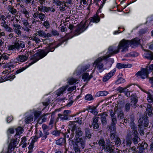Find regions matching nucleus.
Returning a JSON list of instances; mask_svg holds the SVG:
<instances>
[{
    "label": "nucleus",
    "mask_w": 153,
    "mask_h": 153,
    "mask_svg": "<svg viewBox=\"0 0 153 153\" xmlns=\"http://www.w3.org/2000/svg\"><path fill=\"white\" fill-rule=\"evenodd\" d=\"M100 20V18L99 16H94L93 17L90 18L89 19L88 21L90 23L91 22L97 23L99 22ZM88 21V20H87L83 25L80 24L78 26L75 30L74 35H78L86 30L88 27V25L86 26V23Z\"/></svg>",
    "instance_id": "f257e3e1"
},
{
    "label": "nucleus",
    "mask_w": 153,
    "mask_h": 153,
    "mask_svg": "<svg viewBox=\"0 0 153 153\" xmlns=\"http://www.w3.org/2000/svg\"><path fill=\"white\" fill-rule=\"evenodd\" d=\"M108 113L109 114L111 119V124H112L113 121L115 122V126L117 122V119L115 115V114H117V118L118 120H121L123 119L124 115L122 110L120 108H115L113 111L111 109L108 110Z\"/></svg>",
    "instance_id": "f03ea898"
},
{
    "label": "nucleus",
    "mask_w": 153,
    "mask_h": 153,
    "mask_svg": "<svg viewBox=\"0 0 153 153\" xmlns=\"http://www.w3.org/2000/svg\"><path fill=\"white\" fill-rule=\"evenodd\" d=\"M131 123V128L132 129V131H131V135H132V141L134 144H138L140 141V139L138 135V132L137 131V127L135 126L134 123V118L133 116H131L130 117Z\"/></svg>",
    "instance_id": "7ed1b4c3"
},
{
    "label": "nucleus",
    "mask_w": 153,
    "mask_h": 153,
    "mask_svg": "<svg viewBox=\"0 0 153 153\" xmlns=\"http://www.w3.org/2000/svg\"><path fill=\"white\" fill-rule=\"evenodd\" d=\"M85 142L82 138H77L75 140V143L73 148L75 153H80L81 150L85 147Z\"/></svg>",
    "instance_id": "20e7f679"
},
{
    "label": "nucleus",
    "mask_w": 153,
    "mask_h": 153,
    "mask_svg": "<svg viewBox=\"0 0 153 153\" xmlns=\"http://www.w3.org/2000/svg\"><path fill=\"white\" fill-rule=\"evenodd\" d=\"M46 55V53L44 50H41L40 51L36 53L31 56V59L32 61L29 64L28 66H30Z\"/></svg>",
    "instance_id": "39448f33"
},
{
    "label": "nucleus",
    "mask_w": 153,
    "mask_h": 153,
    "mask_svg": "<svg viewBox=\"0 0 153 153\" xmlns=\"http://www.w3.org/2000/svg\"><path fill=\"white\" fill-rule=\"evenodd\" d=\"M68 128L67 130H65V132L63 134L65 139H68V140H69L72 139L75 135L74 129L72 127L71 121H70L68 123Z\"/></svg>",
    "instance_id": "423d86ee"
},
{
    "label": "nucleus",
    "mask_w": 153,
    "mask_h": 153,
    "mask_svg": "<svg viewBox=\"0 0 153 153\" xmlns=\"http://www.w3.org/2000/svg\"><path fill=\"white\" fill-rule=\"evenodd\" d=\"M130 41L128 40L123 39L119 43L118 46V49H122L121 52H126L128 51Z\"/></svg>",
    "instance_id": "0eeeda50"
},
{
    "label": "nucleus",
    "mask_w": 153,
    "mask_h": 153,
    "mask_svg": "<svg viewBox=\"0 0 153 153\" xmlns=\"http://www.w3.org/2000/svg\"><path fill=\"white\" fill-rule=\"evenodd\" d=\"M71 123L72 127L74 129V132L75 136V140L77 139V138H82L79 137L82 136L83 134V131H82L81 128L76 127V124H75V122L71 121Z\"/></svg>",
    "instance_id": "6e6552de"
},
{
    "label": "nucleus",
    "mask_w": 153,
    "mask_h": 153,
    "mask_svg": "<svg viewBox=\"0 0 153 153\" xmlns=\"http://www.w3.org/2000/svg\"><path fill=\"white\" fill-rule=\"evenodd\" d=\"M102 59L101 57L98 58L95 61L93 65V66H95V68H97L100 72H102L104 70L103 65L101 62Z\"/></svg>",
    "instance_id": "1a4fd4ad"
},
{
    "label": "nucleus",
    "mask_w": 153,
    "mask_h": 153,
    "mask_svg": "<svg viewBox=\"0 0 153 153\" xmlns=\"http://www.w3.org/2000/svg\"><path fill=\"white\" fill-rule=\"evenodd\" d=\"M116 122H112V124H111L110 126H108L106 128V129L111 131L110 137L111 140H114L116 136V126L115 124Z\"/></svg>",
    "instance_id": "9d476101"
},
{
    "label": "nucleus",
    "mask_w": 153,
    "mask_h": 153,
    "mask_svg": "<svg viewBox=\"0 0 153 153\" xmlns=\"http://www.w3.org/2000/svg\"><path fill=\"white\" fill-rule=\"evenodd\" d=\"M119 51L118 47L117 49H115L114 47L112 46L108 48V51L109 54L107 55L106 56H104L103 57L104 59H106L110 57L112 55L117 53L119 52Z\"/></svg>",
    "instance_id": "9b49d317"
},
{
    "label": "nucleus",
    "mask_w": 153,
    "mask_h": 153,
    "mask_svg": "<svg viewBox=\"0 0 153 153\" xmlns=\"http://www.w3.org/2000/svg\"><path fill=\"white\" fill-rule=\"evenodd\" d=\"M136 74L139 77H141L143 79L147 77L148 76V72L146 69H143L140 71L138 72Z\"/></svg>",
    "instance_id": "f8f14e48"
},
{
    "label": "nucleus",
    "mask_w": 153,
    "mask_h": 153,
    "mask_svg": "<svg viewBox=\"0 0 153 153\" xmlns=\"http://www.w3.org/2000/svg\"><path fill=\"white\" fill-rule=\"evenodd\" d=\"M132 137L131 135V131L128 130L126 132V145L128 146H130L131 143V140Z\"/></svg>",
    "instance_id": "ddd939ff"
},
{
    "label": "nucleus",
    "mask_w": 153,
    "mask_h": 153,
    "mask_svg": "<svg viewBox=\"0 0 153 153\" xmlns=\"http://www.w3.org/2000/svg\"><path fill=\"white\" fill-rule=\"evenodd\" d=\"M114 145H111V144L107 143L104 149L106 153H114Z\"/></svg>",
    "instance_id": "4468645a"
},
{
    "label": "nucleus",
    "mask_w": 153,
    "mask_h": 153,
    "mask_svg": "<svg viewBox=\"0 0 153 153\" xmlns=\"http://www.w3.org/2000/svg\"><path fill=\"white\" fill-rule=\"evenodd\" d=\"M98 144L99 145V149L101 150L105 149L106 146L105 141L104 139L101 138L98 141Z\"/></svg>",
    "instance_id": "2eb2a0df"
},
{
    "label": "nucleus",
    "mask_w": 153,
    "mask_h": 153,
    "mask_svg": "<svg viewBox=\"0 0 153 153\" xmlns=\"http://www.w3.org/2000/svg\"><path fill=\"white\" fill-rule=\"evenodd\" d=\"M140 39L137 38H134L130 41L129 45L132 48L137 47L140 44Z\"/></svg>",
    "instance_id": "dca6fc26"
},
{
    "label": "nucleus",
    "mask_w": 153,
    "mask_h": 153,
    "mask_svg": "<svg viewBox=\"0 0 153 153\" xmlns=\"http://www.w3.org/2000/svg\"><path fill=\"white\" fill-rule=\"evenodd\" d=\"M115 72V71H112L109 73L105 76L103 78L102 80L105 82L108 81L112 76Z\"/></svg>",
    "instance_id": "f3484780"
},
{
    "label": "nucleus",
    "mask_w": 153,
    "mask_h": 153,
    "mask_svg": "<svg viewBox=\"0 0 153 153\" xmlns=\"http://www.w3.org/2000/svg\"><path fill=\"white\" fill-rule=\"evenodd\" d=\"M68 87L67 85L62 86L60 88L56 91V94L58 96H60L63 94V92L65 91Z\"/></svg>",
    "instance_id": "a211bd4d"
},
{
    "label": "nucleus",
    "mask_w": 153,
    "mask_h": 153,
    "mask_svg": "<svg viewBox=\"0 0 153 153\" xmlns=\"http://www.w3.org/2000/svg\"><path fill=\"white\" fill-rule=\"evenodd\" d=\"M84 132L85 134V138L86 139H90L92 136L91 134L90 131V129L88 128H85L84 129Z\"/></svg>",
    "instance_id": "6ab92c4d"
},
{
    "label": "nucleus",
    "mask_w": 153,
    "mask_h": 153,
    "mask_svg": "<svg viewBox=\"0 0 153 153\" xmlns=\"http://www.w3.org/2000/svg\"><path fill=\"white\" fill-rule=\"evenodd\" d=\"M28 58V57L26 55H20L17 57L16 59L18 61L21 62H23L26 61Z\"/></svg>",
    "instance_id": "aec40b11"
},
{
    "label": "nucleus",
    "mask_w": 153,
    "mask_h": 153,
    "mask_svg": "<svg viewBox=\"0 0 153 153\" xmlns=\"http://www.w3.org/2000/svg\"><path fill=\"white\" fill-rule=\"evenodd\" d=\"M18 143V141L17 139H12L11 140L8 148L11 149L12 148H15L16 146V144Z\"/></svg>",
    "instance_id": "412c9836"
},
{
    "label": "nucleus",
    "mask_w": 153,
    "mask_h": 153,
    "mask_svg": "<svg viewBox=\"0 0 153 153\" xmlns=\"http://www.w3.org/2000/svg\"><path fill=\"white\" fill-rule=\"evenodd\" d=\"M19 44L15 42L14 45H9L7 46L8 50L14 51L16 49L18 50Z\"/></svg>",
    "instance_id": "4be33fe9"
},
{
    "label": "nucleus",
    "mask_w": 153,
    "mask_h": 153,
    "mask_svg": "<svg viewBox=\"0 0 153 153\" xmlns=\"http://www.w3.org/2000/svg\"><path fill=\"white\" fill-rule=\"evenodd\" d=\"M101 116V119L102 124L104 126L107 123V117L108 115L105 113H104Z\"/></svg>",
    "instance_id": "5701e85b"
},
{
    "label": "nucleus",
    "mask_w": 153,
    "mask_h": 153,
    "mask_svg": "<svg viewBox=\"0 0 153 153\" xmlns=\"http://www.w3.org/2000/svg\"><path fill=\"white\" fill-rule=\"evenodd\" d=\"M56 143L57 145L60 146L64 145L66 143L65 138H61L56 141Z\"/></svg>",
    "instance_id": "b1692460"
},
{
    "label": "nucleus",
    "mask_w": 153,
    "mask_h": 153,
    "mask_svg": "<svg viewBox=\"0 0 153 153\" xmlns=\"http://www.w3.org/2000/svg\"><path fill=\"white\" fill-rule=\"evenodd\" d=\"M138 101L137 97L136 96H134V97L132 98L131 99V105L134 108H135L137 106L136 105Z\"/></svg>",
    "instance_id": "393cba45"
},
{
    "label": "nucleus",
    "mask_w": 153,
    "mask_h": 153,
    "mask_svg": "<svg viewBox=\"0 0 153 153\" xmlns=\"http://www.w3.org/2000/svg\"><path fill=\"white\" fill-rule=\"evenodd\" d=\"M144 57L149 59H153V53L149 51H146Z\"/></svg>",
    "instance_id": "a878e982"
},
{
    "label": "nucleus",
    "mask_w": 153,
    "mask_h": 153,
    "mask_svg": "<svg viewBox=\"0 0 153 153\" xmlns=\"http://www.w3.org/2000/svg\"><path fill=\"white\" fill-rule=\"evenodd\" d=\"M131 65L130 64H125L118 63L117 65V67L118 68H130Z\"/></svg>",
    "instance_id": "bb28decb"
},
{
    "label": "nucleus",
    "mask_w": 153,
    "mask_h": 153,
    "mask_svg": "<svg viewBox=\"0 0 153 153\" xmlns=\"http://www.w3.org/2000/svg\"><path fill=\"white\" fill-rule=\"evenodd\" d=\"M38 11L41 12H47L48 10L47 7L43 5V4H40V5L37 7Z\"/></svg>",
    "instance_id": "cd10ccee"
},
{
    "label": "nucleus",
    "mask_w": 153,
    "mask_h": 153,
    "mask_svg": "<svg viewBox=\"0 0 153 153\" xmlns=\"http://www.w3.org/2000/svg\"><path fill=\"white\" fill-rule=\"evenodd\" d=\"M93 77L92 74L89 75V74L88 73H84L83 74L82 78L85 81H88L91 78Z\"/></svg>",
    "instance_id": "c85d7f7f"
},
{
    "label": "nucleus",
    "mask_w": 153,
    "mask_h": 153,
    "mask_svg": "<svg viewBox=\"0 0 153 153\" xmlns=\"http://www.w3.org/2000/svg\"><path fill=\"white\" fill-rule=\"evenodd\" d=\"M7 9L9 12L12 14L15 15L17 12L16 10L11 5H9L7 7Z\"/></svg>",
    "instance_id": "c756f323"
},
{
    "label": "nucleus",
    "mask_w": 153,
    "mask_h": 153,
    "mask_svg": "<svg viewBox=\"0 0 153 153\" xmlns=\"http://www.w3.org/2000/svg\"><path fill=\"white\" fill-rule=\"evenodd\" d=\"M153 108L152 106L150 105H147V108L146 109V112L148 113V115L150 116L152 114V110Z\"/></svg>",
    "instance_id": "7c9ffc66"
},
{
    "label": "nucleus",
    "mask_w": 153,
    "mask_h": 153,
    "mask_svg": "<svg viewBox=\"0 0 153 153\" xmlns=\"http://www.w3.org/2000/svg\"><path fill=\"white\" fill-rule=\"evenodd\" d=\"M33 120V117L32 115L26 117L25 119V122L27 124L30 123Z\"/></svg>",
    "instance_id": "2f4dec72"
},
{
    "label": "nucleus",
    "mask_w": 153,
    "mask_h": 153,
    "mask_svg": "<svg viewBox=\"0 0 153 153\" xmlns=\"http://www.w3.org/2000/svg\"><path fill=\"white\" fill-rule=\"evenodd\" d=\"M38 18L41 21H45L46 19V16L45 14L42 12H39Z\"/></svg>",
    "instance_id": "473e14b6"
},
{
    "label": "nucleus",
    "mask_w": 153,
    "mask_h": 153,
    "mask_svg": "<svg viewBox=\"0 0 153 153\" xmlns=\"http://www.w3.org/2000/svg\"><path fill=\"white\" fill-rule=\"evenodd\" d=\"M10 56V54H9L5 53H4L1 56L0 59V62L1 61L2 59H4L6 60H8Z\"/></svg>",
    "instance_id": "72a5a7b5"
},
{
    "label": "nucleus",
    "mask_w": 153,
    "mask_h": 153,
    "mask_svg": "<svg viewBox=\"0 0 153 153\" xmlns=\"http://www.w3.org/2000/svg\"><path fill=\"white\" fill-rule=\"evenodd\" d=\"M147 93L148 95L147 97V100L149 102H153V95L151 94L149 92H147Z\"/></svg>",
    "instance_id": "f704fd0d"
},
{
    "label": "nucleus",
    "mask_w": 153,
    "mask_h": 153,
    "mask_svg": "<svg viewBox=\"0 0 153 153\" xmlns=\"http://www.w3.org/2000/svg\"><path fill=\"white\" fill-rule=\"evenodd\" d=\"M23 131V128L21 127H18L16 129V134L17 135L22 134Z\"/></svg>",
    "instance_id": "c9c22d12"
},
{
    "label": "nucleus",
    "mask_w": 153,
    "mask_h": 153,
    "mask_svg": "<svg viewBox=\"0 0 153 153\" xmlns=\"http://www.w3.org/2000/svg\"><path fill=\"white\" fill-rule=\"evenodd\" d=\"M129 87V85H128L124 88L122 87H119L117 88V91H119V92L121 93L124 92L125 90L128 88Z\"/></svg>",
    "instance_id": "e433bc0d"
},
{
    "label": "nucleus",
    "mask_w": 153,
    "mask_h": 153,
    "mask_svg": "<svg viewBox=\"0 0 153 153\" xmlns=\"http://www.w3.org/2000/svg\"><path fill=\"white\" fill-rule=\"evenodd\" d=\"M59 118L62 120H65L68 119V117L67 116L63 114H58Z\"/></svg>",
    "instance_id": "4c0bfd02"
},
{
    "label": "nucleus",
    "mask_w": 153,
    "mask_h": 153,
    "mask_svg": "<svg viewBox=\"0 0 153 153\" xmlns=\"http://www.w3.org/2000/svg\"><path fill=\"white\" fill-rule=\"evenodd\" d=\"M37 32L39 36L45 37L46 33L43 30L37 31Z\"/></svg>",
    "instance_id": "58836bf2"
},
{
    "label": "nucleus",
    "mask_w": 153,
    "mask_h": 153,
    "mask_svg": "<svg viewBox=\"0 0 153 153\" xmlns=\"http://www.w3.org/2000/svg\"><path fill=\"white\" fill-rule=\"evenodd\" d=\"M131 105V104L129 103L128 102L126 103L124 107L125 111L126 112L129 111L130 110Z\"/></svg>",
    "instance_id": "ea45409f"
},
{
    "label": "nucleus",
    "mask_w": 153,
    "mask_h": 153,
    "mask_svg": "<svg viewBox=\"0 0 153 153\" xmlns=\"http://www.w3.org/2000/svg\"><path fill=\"white\" fill-rule=\"evenodd\" d=\"M90 65L89 64L87 65L83 66L81 69V71L80 73H78V74H79L82 73L85 71L87 69H88L90 67Z\"/></svg>",
    "instance_id": "a19ab883"
},
{
    "label": "nucleus",
    "mask_w": 153,
    "mask_h": 153,
    "mask_svg": "<svg viewBox=\"0 0 153 153\" xmlns=\"http://www.w3.org/2000/svg\"><path fill=\"white\" fill-rule=\"evenodd\" d=\"M54 48H50L49 47H48L46 49L44 50H44L45 53H46V55L50 51H54Z\"/></svg>",
    "instance_id": "79ce46f5"
},
{
    "label": "nucleus",
    "mask_w": 153,
    "mask_h": 153,
    "mask_svg": "<svg viewBox=\"0 0 153 153\" xmlns=\"http://www.w3.org/2000/svg\"><path fill=\"white\" fill-rule=\"evenodd\" d=\"M78 80L74 78H72L69 79L68 82L69 84L72 85L74 83H76Z\"/></svg>",
    "instance_id": "37998d69"
},
{
    "label": "nucleus",
    "mask_w": 153,
    "mask_h": 153,
    "mask_svg": "<svg viewBox=\"0 0 153 153\" xmlns=\"http://www.w3.org/2000/svg\"><path fill=\"white\" fill-rule=\"evenodd\" d=\"M26 138L25 137H23L22 138L21 141L22 145V147L25 148L27 146V143L26 142Z\"/></svg>",
    "instance_id": "c03bdc74"
},
{
    "label": "nucleus",
    "mask_w": 153,
    "mask_h": 153,
    "mask_svg": "<svg viewBox=\"0 0 153 153\" xmlns=\"http://www.w3.org/2000/svg\"><path fill=\"white\" fill-rule=\"evenodd\" d=\"M85 99L86 100L88 101L92 100L93 99L92 95L89 94H87L85 96Z\"/></svg>",
    "instance_id": "a18cd8bd"
},
{
    "label": "nucleus",
    "mask_w": 153,
    "mask_h": 153,
    "mask_svg": "<svg viewBox=\"0 0 153 153\" xmlns=\"http://www.w3.org/2000/svg\"><path fill=\"white\" fill-rule=\"evenodd\" d=\"M125 81V79L122 78H120L116 81L115 83L117 84H121L123 83Z\"/></svg>",
    "instance_id": "49530a36"
},
{
    "label": "nucleus",
    "mask_w": 153,
    "mask_h": 153,
    "mask_svg": "<svg viewBox=\"0 0 153 153\" xmlns=\"http://www.w3.org/2000/svg\"><path fill=\"white\" fill-rule=\"evenodd\" d=\"M49 133L48 131H45L43 133V131L42 132V136H41L42 140H45L47 138V135L49 134Z\"/></svg>",
    "instance_id": "de8ad7c7"
},
{
    "label": "nucleus",
    "mask_w": 153,
    "mask_h": 153,
    "mask_svg": "<svg viewBox=\"0 0 153 153\" xmlns=\"http://www.w3.org/2000/svg\"><path fill=\"white\" fill-rule=\"evenodd\" d=\"M48 114H45L42 116L39 119V121H40L41 120H42L41 122H45L47 118L45 117V116Z\"/></svg>",
    "instance_id": "09e8293b"
},
{
    "label": "nucleus",
    "mask_w": 153,
    "mask_h": 153,
    "mask_svg": "<svg viewBox=\"0 0 153 153\" xmlns=\"http://www.w3.org/2000/svg\"><path fill=\"white\" fill-rule=\"evenodd\" d=\"M82 117H81L80 118H75V119L76 120L75 121H71L72 122H75V123L76 122L78 123L79 124H81L82 123Z\"/></svg>",
    "instance_id": "8fccbe9b"
},
{
    "label": "nucleus",
    "mask_w": 153,
    "mask_h": 153,
    "mask_svg": "<svg viewBox=\"0 0 153 153\" xmlns=\"http://www.w3.org/2000/svg\"><path fill=\"white\" fill-rule=\"evenodd\" d=\"M108 94V92L105 91H101L100 92L99 96H104Z\"/></svg>",
    "instance_id": "3c124183"
},
{
    "label": "nucleus",
    "mask_w": 153,
    "mask_h": 153,
    "mask_svg": "<svg viewBox=\"0 0 153 153\" xmlns=\"http://www.w3.org/2000/svg\"><path fill=\"white\" fill-rule=\"evenodd\" d=\"M99 117H94L92 118V124L97 123L98 122Z\"/></svg>",
    "instance_id": "603ef678"
},
{
    "label": "nucleus",
    "mask_w": 153,
    "mask_h": 153,
    "mask_svg": "<svg viewBox=\"0 0 153 153\" xmlns=\"http://www.w3.org/2000/svg\"><path fill=\"white\" fill-rule=\"evenodd\" d=\"M54 122V117L52 116H51V118L50 119V121L49 123V126L51 127L53 126L52 125L53 124Z\"/></svg>",
    "instance_id": "864d4df0"
},
{
    "label": "nucleus",
    "mask_w": 153,
    "mask_h": 153,
    "mask_svg": "<svg viewBox=\"0 0 153 153\" xmlns=\"http://www.w3.org/2000/svg\"><path fill=\"white\" fill-rule=\"evenodd\" d=\"M13 27L15 28V30H18L21 29L22 26L19 25L14 24L13 25Z\"/></svg>",
    "instance_id": "5fc2aeb1"
},
{
    "label": "nucleus",
    "mask_w": 153,
    "mask_h": 153,
    "mask_svg": "<svg viewBox=\"0 0 153 153\" xmlns=\"http://www.w3.org/2000/svg\"><path fill=\"white\" fill-rule=\"evenodd\" d=\"M143 118L144 117H143V118H140L138 122L139 123V125H138L139 126L140 128H142L143 127Z\"/></svg>",
    "instance_id": "6e6d98bb"
},
{
    "label": "nucleus",
    "mask_w": 153,
    "mask_h": 153,
    "mask_svg": "<svg viewBox=\"0 0 153 153\" xmlns=\"http://www.w3.org/2000/svg\"><path fill=\"white\" fill-rule=\"evenodd\" d=\"M121 142L120 138L119 137L117 138L115 141V145L118 146H119L121 144Z\"/></svg>",
    "instance_id": "4d7b16f0"
},
{
    "label": "nucleus",
    "mask_w": 153,
    "mask_h": 153,
    "mask_svg": "<svg viewBox=\"0 0 153 153\" xmlns=\"http://www.w3.org/2000/svg\"><path fill=\"white\" fill-rule=\"evenodd\" d=\"M32 39L35 41L36 44L39 43L41 41L40 39L36 36H33Z\"/></svg>",
    "instance_id": "13d9d810"
},
{
    "label": "nucleus",
    "mask_w": 153,
    "mask_h": 153,
    "mask_svg": "<svg viewBox=\"0 0 153 153\" xmlns=\"http://www.w3.org/2000/svg\"><path fill=\"white\" fill-rule=\"evenodd\" d=\"M66 3H64L63 5H62V6H60L59 7L60 10L61 11H65L66 10V9L65 8V7H66Z\"/></svg>",
    "instance_id": "bf43d9fd"
},
{
    "label": "nucleus",
    "mask_w": 153,
    "mask_h": 153,
    "mask_svg": "<svg viewBox=\"0 0 153 153\" xmlns=\"http://www.w3.org/2000/svg\"><path fill=\"white\" fill-rule=\"evenodd\" d=\"M22 13L25 15V17L28 18V17H27V16L29 15V12L27 10L26 8H25L23 9L22 11Z\"/></svg>",
    "instance_id": "052dcab7"
},
{
    "label": "nucleus",
    "mask_w": 153,
    "mask_h": 153,
    "mask_svg": "<svg viewBox=\"0 0 153 153\" xmlns=\"http://www.w3.org/2000/svg\"><path fill=\"white\" fill-rule=\"evenodd\" d=\"M63 1H60V0H56L55 1V4L57 6H59L63 4Z\"/></svg>",
    "instance_id": "680f3d73"
},
{
    "label": "nucleus",
    "mask_w": 153,
    "mask_h": 153,
    "mask_svg": "<svg viewBox=\"0 0 153 153\" xmlns=\"http://www.w3.org/2000/svg\"><path fill=\"white\" fill-rule=\"evenodd\" d=\"M5 29L6 31L9 33H12L13 31V29L10 27L9 26L6 27Z\"/></svg>",
    "instance_id": "e2e57ef3"
},
{
    "label": "nucleus",
    "mask_w": 153,
    "mask_h": 153,
    "mask_svg": "<svg viewBox=\"0 0 153 153\" xmlns=\"http://www.w3.org/2000/svg\"><path fill=\"white\" fill-rule=\"evenodd\" d=\"M128 89L127 90V91L126 92V95L128 97H132L133 94H132V91H128Z\"/></svg>",
    "instance_id": "0e129e2a"
},
{
    "label": "nucleus",
    "mask_w": 153,
    "mask_h": 153,
    "mask_svg": "<svg viewBox=\"0 0 153 153\" xmlns=\"http://www.w3.org/2000/svg\"><path fill=\"white\" fill-rule=\"evenodd\" d=\"M47 9L48 10L47 11V12H49V11H51L53 12H54L55 11V10L54 8L53 7V6L51 7H47Z\"/></svg>",
    "instance_id": "69168bd1"
},
{
    "label": "nucleus",
    "mask_w": 153,
    "mask_h": 153,
    "mask_svg": "<svg viewBox=\"0 0 153 153\" xmlns=\"http://www.w3.org/2000/svg\"><path fill=\"white\" fill-rule=\"evenodd\" d=\"M43 25L45 26L46 28H48L50 27L49 23L48 21L44 22L43 23Z\"/></svg>",
    "instance_id": "338daca9"
},
{
    "label": "nucleus",
    "mask_w": 153,
    "mask_h": 153,
    "mask_svg": "<svg viewBox=\"0 0 153 153\" xmlns=\"http://www.w3.org/2000/svg\"><path fill=\"white\" fill-rule=\"evenodd\" d=\"M23 24L24 25L23 27H27L29 25V23L26 20H24L22 21Z\"/></svg>",
    "instance_id": "774afa93"
}]
</instances>
